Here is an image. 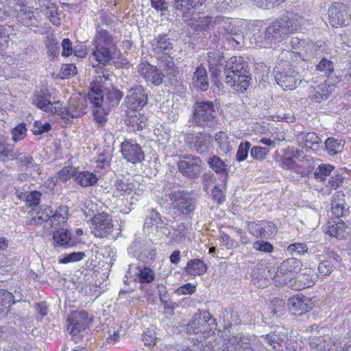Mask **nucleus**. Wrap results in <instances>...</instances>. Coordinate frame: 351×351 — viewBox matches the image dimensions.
Listing matches in <instances>:
<instances>
[{
    "label": "nucleus",
    "instance_id": "obj_19",
    "mask_svg": "<svg viewBox=\"0 0 351 351\" xmlns=\"http://www.w3.org/2000/svg\"><path fill=\"white\" fill-rule=\"evenodd\" d=\"M246 335L238 334L230 337L228 341L225 339L211 344V347L206 351H239L241 341Z\"/></svg>",
    "mask_w": 351,
    "mask_h": 351
},
{
    "label": "nucleus",
    "instance_id": "obj_5",
    "mask_svg": "<svg viewBox=\"0 0 351 351\" xmlns=\"http://www.w3.org/2000/svg\"><path fill=\"white\" fill-rule=\"evenodd\" d=\"M192 121L202 128H215L219 121L213 101H196L193 106Z\"/></svg>",
    "mask_w": 351,
    "mask_h": 351
},
{
    "label": "nucleus",
    "instance_id": "obj_54",
    "mask_svg": "<svg viewBox=\"0 0 351 351\" xmlns=\"http://www.w3.org/2000/svg\"><path fill=\"white\" fill-rule=\"evenodd\" d=\"M27 129L24 123H20L16 125L12 131V139L14 142H18L25 138Z\"/></svg>",
    "mask_w": 351,
    "mask_h": 351
},
{
    "label": "nucleus",
    "instance_id": "obj_59",
    "mask_svg": "<svg viewBox=\"0 0 351 351\" xmlns=\"http://www.w3.org/2000/svg\"><path fill=\"white\" fill-rule=\"evenodd\" d=\"M51 128L49 123H42L40 121H35L33 124L32 131L35 135H40L45 132H48Z\"/></svg>",
    "mask_w": 351,
    "mask_h": 351
},
{
    "label": "nucleus",
    "instance_id": "obj_36",
    "mask_svg": "<svg viewBox=\"0 0 351 351\" xmlns=\"http://www.w3.org/2000/svg\"><path fill=\"white\" fill-rule=\"evenodd\" d=\"M114 194L117 196L130 195L134 185L128 180H117L114 183Z\"/></svg>",
    "mask_w": 351,
    "mask_h": 351
},
{
    "label": "nucleus",
    "instance_id": "obj_46",
    "mask_svg": "<svg viewBox=\"0 0 351 351\" xmlns=\"http://www.w3.org/2000/svg\"><path fill=\"white\" fill-rule=\"evenodd\" d=\"M249 2L253 4V0H221L220 7L221 10L229 11Z\"/></svg>",
    "mask_w": 351,
    "mask_h": 351
},
{
    "label": "nucleus",
    "instance_id": "obj_61",
    "mask_svg": "<svg viewBox=\"0 0 351 351\" xmlns=\"http://www.w3.org/2000/svg\"><path fill=\"white\" fill-rule=\"evenodd\" d=\"M254 250L263 252H271L274 250L273 245L268 241H257L253 243Z\"/></svg>",
    "mask_w": 351,
    "mask_h": 351
},
{
    "label": "nucleus",
    "instance_id": "obj_17",
    "mask_svg": "<svg viewBox=\"0 0 351 351\" xmlns=\"http://www.w3.org/2000/svg\"><path fill=\"white\" fill-rule=\"evenodd\" d=\"M287 306L292 314L301 316L311 310L313 305L310 298L298 295L288 300Z\"/></svg>",
    "mask_w": 351,
    "mask_h": 351
},
{
    "label": "nucleus",
    "instance_id": "obj_11",
    "mask_svg": "<svg viewBox=\"0 0 351 351\" xmlns=\"http://www.w3.org/2000/svg\"><path fill=\"white\" fill-rule=\"evenodd\" d=\"M121 152L123 158L132 164L141 162L145 160L141 147L132 140H125L121 143Z\"/></svg>",
    "mask_w": 351,
    "mask_h": 351
},
{
    "label": "nucleus",
    "instance_id": "obj_49",
    "mask_svg": "<svg viewBox=\"0 0 351 351\" xmlns=\"http://www.w3.org/2000/svg\"><path fill=\"white\" fill-rule=\"evenodd\" d=\"M251 143L248 141L241 143L237 149L236 158L239 162L245 160L248 156Z\"/></svg>",
    "mask_w": 351,
    "mask_h": 351
},
{
    "label": "nucleus",
    "instance_id": "obj_48",
    "mask_svg": "<svg viewBox=\"0 0 351 351\" xmlns=\"http://www.w3.org/2000/svg\"><path fill=\"white\" fill-rule=\"evenodd\" d=\"M84 252H72L69 254H64V256L59 260V263L66 264L69 263L77 262L82 260L85 257Z\"/></svg>",
    "mask_w": 351,
    "mask_h": 351
},
{
    "label": "nucleus",
    "instance_id": "obj_64",
    "mask_svg": "<svg viewBox=\"0 0 351 351\" xmlns=\"http://www.w3.org/2000/svg\"><path fill=\"white\" fill-rule=\"evenodd\" d=\"M152 8L165 14L168 11V3L166 0H150Z\"/></svg>",
    "mask_w": 351,
    "mask_h": 351
},
{
    "label": "nucleus",
    "instance_id": "obj_7",
    "mask_svg": "<svg viewBox=\"0 0 351 351\" xmlns=\"http://www.w3.org/2000/svg\"><path fill=\"white\" fill-rule=\"evenodd\" d=\"M172 206L186 216H190L196 207L197 199L194 195L186 191L179 190L169 194Z\"/></svg>",
    "mask_w": 351,
    "mask_h": 351
},
{
    "label": "nucleus",
    "instance_id": "obj_23",
    "mask_svg": "<svg viewBox=\"0 0 351 351\" xmlns=\"http://www.w3.org/2000/svg\"><path fill=\"white\" fill-rule=\"evenodd\" d=\"M152 49L158 54H169L173 49V45L167 35L159 34L151 42Z\"/></svg>",
    "mask_w": 351,
    "mask_h": 351
},
{
    "label": "nucleus",
    "instance_id": "obj_62",
    "mask_svg": "<svg viewBox=\"0 0 351 351\" xmlns=\"http://www.w3.org/2000/svg\"><path fill=\"white\" fill-rule=\"evenodd\" d=\"M344 142L341 139L330 138V155L341 153L343 149Z\"/></svg>",
    "mask_w": 351,
    "mask_h": 351
},
{
    "label": "nucleus",
    "instance_id": "obj_21",
    "mask_svg": "<svg viewBox=\"0 0 351 351\" xmlns=\"http://www.w3.org/2000/svg\"><path fill=\"white\" fill-rule=\"evenodd\" d=\"M86 100L82 97H73L68 103L66 108L68 117L77 118L86 113Z\"/></svg>",
    "mask_w": 351,
    "mask_h": 351
},
{
    "label": "nucleus",
    "instance_id": "obj_13",
    "mask_svg": "<svg viewBox=\"0 0 351 351\" xmlns=\"http://www.w3.org/2000/svg\"><path fill=\"white\" fill-rule=\"evenodd\" d=\"M147 102V95L142 86H135L129 90L126 97L127 106L132 110H141Z\"/></svg>",
    "mask_w": 351,
    "mask_h": 351
},
{
    "label": "nucleus",
    "instance_id": "obj_63",
    "mask_svg": "<svg viewBox=\"0 0 351 351\" xmlns=\"http://www.w3.org/2000/svg\"><path fill=\"white\" fill-rule=\"evenodd\" d=\"M13 295L4 289H0V306L14 303Z\"/></svg>",
    "mask_w": 351,
    "mask_h": 351
},
{
    "label": "nucleus",
    "instance_id": "obj_32",
    "mask_svg": "<svg viewBox=\"0 0 351 351\" xmlns=\"http://www.w3.org/2000/svg\"><path fill=\"white\" fill-rule=\"evenodd\" d=\"M80 186L86 187L93 186L96 184L98 181L97 176L89 171H77L75 173V178L74 180Z\"/></svg>",
    "mask_w": 351,
    "mask_h": 351
},
{
    "label": "nucleus",
    "instance_id": "obj_1",
    "mask_svg": "<svg viewBox=\"0 0 351 351\" xmlns=\"http://www.w3.org/2000/svg\"><path fill=\"white\" fill-rule=\"evenodd\" d=\"M117 39L101 26L97 25L93 40V49L90 55L93 68L99 77V80H110V75L104 69L112 59L117 49Z\"/></svg>",
    "mask_w": 351,
    "mask_h": 351
},
{
    "label": "nucleus",
    "instance_id": "obj_60",
    "mask_svg": "<svg viewBox=\"0 0 351 351\" xmlns=\"http://www.w3.org/2000/svg\"><path fill=\"white\" fill-rule=\"evenodd\" d=\"M329 165H321L315 170L314 176L316 180L323 182L325 181L326 176L329 174Z\"/></svg>",
    "mask_w": 351,
    "mask_h": 351
},
{
    "label": "nucleus",
    "instance_id": "obj_20",
    "mask_svg": "<svg viewBox=\"0 0 351 351\" xmlns=\"http://www.w3.org/2000/svg\"><path fill=\"white\" fill-rule=\"evenodd\" d=\"M151 240H147L144 238H136L135 241L130 245L131 250H134V253L138 256L140 259H143L145 256H152L155 254V250L151 248Z\"/></svg>",
    "mask_w": 351,
    "mask_h": 351
},
{
    "label": "nucleus",
    "instance_id": "obj_4",
    "mask_svg": "<svg viewBox=\"0 0 351 351\" xmlns=\"http://www.w3.org/2000/svg\"><path fill=\"white\" fill-rule=\"evenodd\" d=\"M257 339L258 343L254 345L261 351H285L289 341L286 329L280 326L271 328L267 333L257 337Z\"/></svg>",
    "mask_w": 351,
    "mask_h": 351
},
{
    "label": "nucleus",
    "instance_id": "obj_35",
    "mask_svg": "<svg viewBox=\"0 0 351 351\" xmlns=\"http://www.w3.org/2000/svg\"><path fill=\"white\" fill-rule=\"evenodd\" d=\"M44 213L45 216L49 217L48 219H50L51 217L54 219H67L69 217V208L67 206L62 205L53 211L51 207H48L45 209Z\"/></svg>",
    "mask_w": 351,
    "mask_h": 351
},
{
    "label": "nucleus",
    "instance_id": "obj_29",
    "mask_svg": "<svg viewBox=\"0 0 351 351\" xmlns=\"http://www.w3.org/2000/svg\"><path fill=\"white\" fill-rule=\"evenodd\" d=\"M221 317L224 323V332L230 331V328L232 325H239L241 323L239 315L237 312L234 311L231 308H225L221 313Z\"/></svg>",
    "mask_w": 351,
    "mask_h": 351
},
{
    "label": "nucleus",
    "instance_id": "obj_45",
    "mask_svg": "<svg viewBox=\"0 0 351 351\" xmlns=\"http://www.w3.org/2000/svg\"><path fill=\"white\" fill-rule=\"evenodd\" d=\"M138 277L141 283H150L154 280L155 274L150 268L144 267L138 269Z\"/></svg>",
    "mask_w": 351,
    "mask_h": 351
},
{
    "label": "nucleus",
    "instance_id": "obj_51",
    "mask_svg": "<svg viewBox=\"0 0 351 351\" xmlns=\"http://www.w3.org/2000/svg\"><path fill=\"white\" fill-rule=\"evenodd\" d=\"M75 169L70 167H64L61 169L58 173V179L62 182H66L71 178H75Z\"/></svg>",
    "mask_w": 351,
    "mask_h": 351
},
{
    "label": "nucleus",
    "instance_id": "obj_57",
    "mask_svg": "<svg viewBox=\"0 0 351 351\" xmlns=\"http://www.w3.org/2000/svg\"><path fill=\"white\" fill-rule=\"evenodd\" d=\"M77 67L73 64H63L60 69L62 78H69L77 74Z\"/></svg>",
    "mask_w": 351,
    "mask_h": 351
},
{
    "label": "nucleus",
    "instance_id": "obj_27",
    "mask_svg": "<svg viewBox=\"0 0 351 351\" xmlns=\"http://www.w3.org/2000/svg\"><path fill=\"white\" fill-rule=\"evenodd\" d=\"M43 12H45V15L56 26L60 25V19L58 14V7L56 4L51 2V0H45L41 6Z\"/></svg>",
    "mask_w": 351,
    "mask_h": 351
},
{
    "label": "nucleus",
    "instance_id": "obj_42",
    "mask_svg": "<svg viewBox=\"0 0 351 351\" xmlns=\"http://www.w3.org/2000/svg\"><path fill=\"white\" fill-rule=\"evenodd\" d=\"M286 302L284 300L275 298L271 301V312L273 316L277 317L285 314Z\"/></svg>",
    "mask_w": 351,
    "mask_h": 351
},
{
    "label": "nucleus",
    "instance_id": "obj_26",
    "mask_svg": "<svg viewBox=\"0 0 351 351\" xmlns=\"http://www.w3.org/2000/svg\"><path fill=\"white\" fill-rule=\"evenodd\" d=\"M206 0H171L173 8L181 12L184 15L190 13L191 10L202 5Z\"/></svg>",
    "mask_w": 351,
    "mask_h": 351
},
{
    "label": "nucleus",
    "instance_id": "obj_8",
    "mask_svg": "<svg viewBox=\"0 0 351 351\" xmlns=\"http://www.w3.org/2000/svg\"><path fill=\"white\" fill-rule=\"evenodd\" d=\"M301 266L300 261L297 258H291L284 261L278 267L274 276L275 280L280 284L293 287V285L291 282L300 269Z\"/></svg>",
    "mask_w": 351,
    "mask_h": 351
},
{
    "label": "nucleus",
    "instance_id": "obj_30",
    "mask_svg": "<svg viewBox=\"0 0 351 351\" xmlns=\"http://www.w3.org/2000/svg\"><path fill=\"white\" fill-rule=\"evenodd\" d=\"M274 77L277 84L283 89L293 90L296 88V80L293 75L275 71Z\"/></svg>",
    "mask_w": 351,
    "mask_h": 351
},
{
    "label": "nucleus",
    "instance_id": "obj_53",
    "mask_svg": "<svg viewBox=\"0 0 351 351\" xmlns=\"http://www.w3.org/2000/svg\"><path fill=\"white\" fill-rule=\"evenodd\" d=\"M156 340L155 330L151 328H147L142 335V341L145 346H154L156 344Z\"/></svg>",
    "mask_w": 351,
    "mask_h": 351
},
{
    "label": "nucleus",
    "instance_id": "obj_43",
    "mask_svg": "<svg viewBox=\"0 0 351 351\" xmlns=\"http://www.w3.org/2000/svg\"><path fill=\"white\" fill-rule=\"evenodd\" d=\"M218 23L219 27L222 28L226 33L229 34L234 35L238 31L237 26L234 24V20L232 19L220 17L218 19Z\"/></svg>",
    "mask_w": 351,
    "mask_h": 351
},
{
    "label": "nucleus",
    "instance_id": "obj_18",
    "mask_svg": "<svg viewBox=\"0 0 351 351\" xmlns=\"http://www.w3.org/2000/svg\"><path fill=\"white\" fill-rule=\"evenodd\" d=\"M186 141L191 149L202 154L208 151L211 143V137L203 132L188 133Z\"/></svg>",
    "mask_w": 351,
    "mask_h": 351
},
{
    "label": "nucleus",
    "instance_id": "obj_2",
    "mask_svg": "<svg viewBox=\"0 0 351 351\" xmlns=\"http://www.w3.org/2000/svg\"><path fill=\"white\" fill-rule=\"evenodd\" d=\"M297 29L298 25L293 19L287 16L281 17L274 21L263 35L256 38V45L263 48H274Z\"/></svg>",
    "mask_w": 351,
    "mask_h": 351
},
{
    "label": "nucleus",
    "instance_id": "obj_24",
    "mask_svg": "<svg viewBox=\"0 0 351 351\" xmlns=\"http://www.w3.org/2000/svg\"><path fill=\"white\" fill-rule=\"evenodd\" d=\"M19 151L13 145L7 143L4 136L0 137V160L4 162L15 160Z\"/></svg>",
    "mask_w": 351,
    "mask_h": 351
},
{
    "label": "nucleus",
    "instance_id": "obj_33",
    "mask_svg": "<svg viewBox=\"0 0 351 351\" xmlns=\"http://www.w3.org/2000/svg\"><path fill=\"white\" fill-rule=\"evenodd\" d=\"M208 62L210 71L213 75H217L220 71V67L223 65V57L218 51L209 52L208 55Z\"/></svg>",
    "mask_w": 351,
    "mask_h": 351
},
{
    "label": "nucleus",
    "instance_id": "obj_47",
    "mask_svg": "<svg viewBox=\"0 0 351 351\" xmlns=\"http://www.w3.org/2000/svg\"><path fill=\"white\" fill-rule=\"evenodd\" d=\"M269 152V149L265 147L261 146H254L252 148H251L250 156L255 160L263 161L265 159Z\"/></svg>",
    "mask_w": 351,
    "mask_h": 351
},
{
    "label": "nucleus",
    "instance_id": "obj_50",
    "mask_svg": "<svg viewBox=\"0 0 351 351\" xmlns=\"http://www.w3.org/2000/svg\"><path fill=\"white\" fill-rule=\"evenodd\" d=\"M285 1V0H253V5L262 9H270Z\"/></svg>",
    "mask_w": 351,
    "mask_h": 351
},
{
    "label": "nucleus",
    "instance_id": "obj_41",
    "mask_svg": "<svg viewBox=\"0 0 351 351\" xmlns=\"http://www.w3.org/2000/svg\"><path fill=\"white\" fill-rule=\"evenodd\" d=\"M215 141H217L221 151L227 154L232 150V147L227 134L223 132H218L215 135Z\"/></svg>",
    "mask_w": 351,
    "mask_h": 351
},
{
    "label": "nucleus",
    "instance_id": "obj_16",
    "mask_svg": "<svg viewBox=\"0 0 351 351\" xmlns=\"http://www.w3.org/2000/svg\"><path fill=\"white\" fill-rule=\"evenodd\" d=\"M137 70L138 74L148 84L159 86L163 82V74L156 66L147 62L139 64Z\"/></svg>",
    "mask_w": 351,
    "mask_h": 351
},
{
    "label": "nucleus",
    "instance_id": "obj_56",
    "mask_svg": "<svg viewBox=\"0 0 351 351\" xmlns=\"http://www.w3.org/2000/svg\"><path fill=\"white\" fill-rule=\"evenodd\" d=\"M161 63L163 69L167 71V74L173 76L176 75L177 69L175 66L173 58L170 56L165 57Z\"/></svg>",
    "mask_w": 351,
    "mask_h": 351
},
{
    "label": "nucleus",
    "instance_id": "obj_3",
    "mask_svg": "<svg viewBox=\"0 0 351 351\" xmlns=\"http://www.w3.org/2000/svg\"><path fill=\"white\" fill-rule=\"evenodd\" d=\"M224 72L225 82L237 92H245L250 84L251 78L247 63L241 56L230 58L227 62Z\"/></svg>",
    "mask_w": 351,
    "mask_h": 351
},
{
    "label": "nucleus",
    "instance_id": "obj_6",
    "mask_svg": "<svg viewBox=\"0 0 351 351\" xmlns=\"http://www.w3.org/2000/svg\"><path fill=\"white\" fill-rule=\"evenodd\" d=\"M107 81L104 79L100 81L99 77H97L95 81L92 83L90 92L88 93L89 99L95 108L93 110L94 118L97 122L101 124L106 122L108 115V109L102 106L104 103V94L101 85V84H104Z\"/></svg>",
    "mask_w": 351,
    "mask_h": 351
},
{
    "label": "nucleus",
    "instance_id": "obj_10",
    "mask_svg": "<svg viewBox=\"0 0 351 351\" xmlns=\"http://www.w3.org/2000/svg\"><path fill=\"white\" fill-rule=\"evenodd\" d=\"M90 319L85 311H73L67 318V331L74 337L79 335L88 328Z\"/></svg>",
    "mask_w": 351,
    "mask_h": 351
},
{
    "label": "nucleus",
    "instance_id": "obj_12",
    "mask_svg": "<svg viewBox=\"0 0 351 351\" xmlns=\"http://www.w3.org/2000/svg\"><path fill=\"white\" fill-rule=\"evenodd\" d=\"M180 172L190 178L197 177L202 171V160L192 155L185 156L178 163Z\"/></svg>",
    "mask_w": 351,
    "mask_h": 351
},
{
    "label": "nucleus",
    "instance_id": "obj_39",
    "mask_svg": "<svg viewBox=\"0 0 351 351\" xmlns=\"http://www.w3.org/2000/svg\"><path fill=\"white\" fill-rule=\"evenodd\" d=\"M210 169L217 173H225L227 170V165L217 156H212L208 160Z\"/></svg>",
    "mask_w": 351,
    "mask_h": 351
},
{
    "label": "nucleus",
    "instance_id": "obj_25",
    "mask_svg": "<svg viewBox=\"0 0 351 351\" xmlns=\"http://www.w3.org/2000/svg\"><path fill=\"white\" fill-rule=\"evenodd\" d=\"M194 86L202 91H206L209 87L208 78L206 68L203 66H197L193 76Z\"/></svg>",
    "mask_w": 351,
    "mask_h": 351
},
{
    "label": "nucleus",
    "instance_id": "obj_34",
    "mask_svg": "<svg viewBox=\"0 0 351 351\" xmlns=\"http://www.w3.org/2000/svg\"><path fill=\"white\" fill-rule=\"evenodd\" d=\"M185 271L191 275H202L207 271V267L202 260L195 258L188 262Z\"/></svg>",
    "mask_w": 351,
    "mask_h": 351
},
{
    "label": "nucleus",
    "instance_id": "obj_28",
    "mask_svg": "<svg viewBox=\"0 0 351 351\" xmlns=\"http://www.w3.org/2000/svg\"><path fill=\"white\" fill-rule=\"evenodd\" d=\"M91 231L96 237H106L112 230L113 225L110 221H91Z\"/></svg>",
    "mask_w": 351,
    "mask_h": 351
},
{
    "label": "nucleus",
    "instance_id": "obj_52",
    "mask_svg": "<svg viewBox=\"0 0 351 351\" xmlns=\"http://www.w3.org/2000/svg\"><path fill=\"white\" fill-rule=\"evenodd\" d=\"M123 96V94L121 90L113 88L108 91L106 98L109 101V105L114 106L119 103Z\"/></svg>",
    "mask_w": 351,
    "mask_h": 351
},
{
    "label": "nucleus",
    "instance_id": "obj_22",
    "mask_svg": "<svg viewBox=\"0 0 351 351\" xmlns=\"http://www.w3.org/2000/svg\"><path fill=\"white\" fill-rule=\"evenodd\" d=\"M344 194L341 192H337L333 196L330 204V210L335 218L339 219L347 216L349 213L348 209L345 208Z\"/></svg>",
    "mask_w": 351,
    "mask_h": 351
},
{
    "label": "nucleus",
    "instance_id": "obj_38",
    "mask_svg": "<svg viewBox=\"0 0 351 351\" xmlns=\"http://www.w3.org/2000/svg\"><path fill=\"white\" fill-rule=\"evenodd\" d=\"M17 20L25 26L32 24V20L35 19L34 13L28 8H21L16 14Z\"/></svg>",
    "mask_w": 351,
    "mask_h": 351
},
{
    "label": "nucleus",
    "instance_id": "obj_58",
    "mask_svg": "<svg viewBox=\"0 0 351 351\" xmlns=\"http://www.w3.org/2000/svg\"><path fill=\"white\" fill-rule=\"evenodd\" d=\"M346 172L345 169H340L337 173L332 176L330 180V186L334 189H337L342 186L343 182V174Z\"/></svg>",
    "mask_w": 351,
    "mask_h": 351
},
{
    "label": "nucleus",
    "instance_id": "obj_9",
    "mask_svg": "<svg viewBox=\"0 0 351 351\" xmlns=\"http://www.w3.org/2000/svg\"><path fill=\"white\" fill-rule=\"evenodd\" d=\"M216 326V320L209 312L202 311L194 315L193 319L188 324L187 330L190 333L205 334L215 328Z\"/></svg>",
    "mask_w": 351,
    "mask_h": 351
},
{
    "label": "nucleus",
    "instance_id": "obj_55",
    "mask_svg": "<svg viewBox=\"0 0 351 351\" xmlns=\"http://www.w3.org/2000/svg\"><path fill=\"white\" fill-rule=\"evenodd\" d=\"M62 55L63 56H69L72 54L73 51L74 52L75 55L77 56H84V53L82 51V54H78L77 51L73 50L72 48V43L69 38H64L62 42Z\"/></svg>",
    "mask_w": 351,
    "mask_h": 351
},
{
    "label": "nucleus",
    "instance_id": "obj_37",
    "mask_svg": "<svg viewBox=\"0 0 351 351\" xmlns=\"http://www.w3.org/2000/svg\"><path fill=\"white\" fill-rule=\"evenodd\" d=\"M302 142L300 146L302 147V152H308L312 148L314 145H317L319 143V138L314 132H309L301 137Z\"/></svg>",
    "mask_w": 351,
    "mask_h": 351
},
{
    "label": "nucleus",
    "instance_id": "obj_40",
    "mask_svg": "<svg viewBox=\"0 0 351 351\" xmlns=\"http://www.w3.org/2000/svg\"><path fill=\"white\" fill-rule=\"evenodd\" d=\"M53 239L58 245L66 246L71 240V234L66 229L60 228L53 232Z\"/></svg>",
    "mask_w": 351,
    "mask_h": 351
},
{
    "label": "nucleus",
    "instance_id": "obj_15",
    "mask_svg": "<svg viewBox=\"0 0 351 351\" xmlns=\"http://www.w3.org/2000/svg\"><path fill=\"white\" fill-rule=\"evenodd\" d=\"M350 16L348 7L341 2H335L330 8V25L333 27H343L349 22Z\"/></svg>",
    "mask_w": 351,
    "mask_h": 351
},
{
    "label": "nucleus",
    "instance_id": "obj_31",
    "mask_svg": "<svg viewBox=\"0 0 351 351\" xmlns=\"http://www.w3.org/2000/svg\"><path fill=\"white\" fill-rule=\"evenodd\" d=\"M147 118L140 112H134L128 120V125L131 131H141L147 126Z\"/></svg>",
    "mask_w": 351,
    "mask_h": 351
},
{
    "label": "nucleus",
    "instance_id": "obj_14",
    "mask_svg": "<svg viewBox=\"0 0 351 351\" xmlns=\"http://www.w3.org/2000/svg\"><path fill=\"white\" fill-rule=\"evenodd\" d=\"M50 99L51 94L49 90L46 87H43L34 93L32 97V104L45 112L51 114L56 113L57 112L56 106L59 105V103L57 102L53 104L50 101Z\"/></svg>",
    "mask_w": 351,
    "mask_h": 351
},
{
    "label": "nucleus",
    "instance_id": "obj_44",
    "mask_svg": "<svg viewBox=\"0 0 351 351\" xmlns=\"http://www.w3.org/2000/svg\"><path fill=\"white\" fill-rule=\"evenodd\" d=\"M41 195V193L37 191L25 193L23 196L26 206L32 208H36L39 204Z\"/></svg>",
    "mask_w": 351,
    "mask_h": 351
}]
</instances>
